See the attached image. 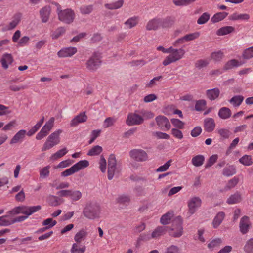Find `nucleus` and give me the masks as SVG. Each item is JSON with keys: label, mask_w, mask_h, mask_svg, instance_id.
<instances>
[{"label": "nucleus", "mask_w": 253, "mask_h": 253, "mask_svg": "<svg viewBox=\"0 0 253 253\" xmlns=\"http://www.w3.org/2000/svg\"><path fill=\"white\" fill-rule=\"evenodd\" d=\"M245 59H249L253 57V46L246 49L242 54Z\"/></svg>", "instance_id": "52"}, {"label": "nucleus", "mask_w": 253, "mask_h": 253, "mask_svg": "<svg viewBox=\"0 0 253 253\" xmlns=\"http://www.w3.org/2000/svg\"><path fill=\"white\" fill-rule=\"evenodd\" d=\"M239 162L244 166H249L253 164L252 159L250 155H245L239 160Z\"/></svg>", "instance_id": "40"}, {"label": "nucleus", "mask_w": 253, "mask_h": 253, "mask_svg": "<svg viewBox=\"0 0 253 253\" xmlns=\"http://www.w3.org/2000/svg\"><path fill=\"white\" fill-rule=\"evenodd\" d=\"M140 114V115L143 117L144 120L145 119H152L154 117V114L151 111L142 110L139 112Z\"/></svg>", "instance_id": "54"}, {"label": "nucleus", "mask_w": 253, "mask_h": 253, "mask_svg": "<svg viewBox=\"0 0 253 253\" xmlns=\"http://www.w3.org/2000/svg\"><path fill=\"white\" fill-rule=\"evenodd\" d=\"M174 20L170 17H167L165 19H160V27L167 28L171 26L173 24Z\"/></svg>", "instance_id": "38"}, {"label": "nucleus", "mask_w": 253, "mask_h": 253, "mask_svg": "<svg viewBox=\"0 0 253 253\" xmlns=\"http://www.w3.org/2000/svg\"><path fill=\"white\" fill-rule=\"evenodd\" d=\"M155 120L157 125L161 129L169 130L170 129V123L166 117L159 115L156 117Z\"/></svg>", "instance_id": "12"}, {"label": "nucleus", "mask_w": 253, "mask_h": 253, "mask_svg": "<svg viewBox=\"0 0 253 253\" xmlns=\"http://www.w3.org/2000/svg\"><path fill=\"white\" fill-rule=\"evenodd\" d=\"M210 14L207 12L203 13L197 20V23L201 25L206 23L210 19Z\"/></svg>", "instance_id": "55"}, {"label": "nucleus", "mask_w": 253, "mask_h": 253, "mask_svg": "<svg viewBox=\"0 0 253 253\" xmlns=\"http://www.w3.org/2000/svg\"><path fill=\"white\" fill-rule=\"evenodd\" d=\"M22 14L20 13H16L13 16V19L8 25V30H12L15 28L21 20Z\"/></svg>", "instance_id": "30"}, {"label": "nucleus", "mask_w": 253, "mask_h": 253, "mask_svg": "<svg viewBox=\"0 0 253 253\" xmlns=\"http://www.w3.org/2000/svg\"><path fill=\"white\" fill-rule=\"evenodd\" d=\"M87 118L88 117L85 114V112H82L71 120L70 125L72 126H75L80 123L85 122Z\"/></svg>", "instance_id": "15"}, {"label": "nucleus", "mask_w": 253, "mask_h": 253, "mask_svg": "<svg viewBox=\"0 0 253 253\" xmlns=\"http://www.w3.org/2000/svg\"><path fill=\"white\" fill-rule=\"evenodd\" d=\"M220 94V90L218 88L208 89L206 91L207 98L210 100H214L217 98Z\"/></svg>", "instance_id": "23"}, {"label": "nucleus", "mask_w": 253, "mask_h": 253, "mask_svg": "<svg viewBox=\"0 0 253 253\" xmlns=\"http://www.w3.org/2000/svg\"><path fill=\"white\" fill-rule=\"evenodd\" d=\"M9 214H18L20 213L26 215V206H22L15 207L12 210L9 211Z\"/></svg>", "instance_id": "39"}, {"label": "nucleus", "mask_w": 253, "mask_h": 253, "mask_svg": "<svg viewBox=\"0 0 253 253\" xmlns=\"http://www.w3.org/2000/svg\"><path fill=\"white\" fill-rule=\"evenodd\" d=\"M196 0H173V2L176 6L187 5L195 2Z\"/></svg>", "instance_id": "57"}, {"label": "nucleus", "mask_w": 253, "mask_h": 253, "mask_svg": "<svg viewBox=\"0 0 253 253\" xmlns=\"http://www.w3.org/2000/svg\"><path fill=\"white\" fill-rule=\"evenodd\" d=\"M2 67L4 69H7L8 68L9 65H10L13 62V59L11 54L4 53L2 56L0 60Z\"/></svg>", "instance_id": "19"}, {"label": "nucleus", "mask_w": 253, "mask_h": 253, "mask_svg": "<svg viewBox=\"0 0 253 253\" xmlns=\"http://www.w3.org/2000/svg\"><path fill=\"white\" fill-rule=\"evenodd\" d=\"M7 215H3L0 217V226H8L12 224L11 219H7Z\"/></svg>", "instance_id": "60"}, {"label": "nucleus", "mask_w": 253, "mask_h": 253, "mask_svg": "<svg viewBox=\"0 0 253 253\" xmlns=\"http://www.w3.org/2000/svg\"><path fill=\"white\" fill-rule=\"evenodd\" d=\"M57 194L60 197L69 198L72 202L79 200L82 196L80 191L72 189L61 190L57 192Z\"/></svg>", "instance_id": "7"}, {"label": "nucleus", "mask_w": 253, "mask_h": 253, "mask_svg": "<svg viewBox=\"0 0 253 253\" xmlns=\"http://www.w3.org/2000/svg\"><path fill=\"white\" fill-rule=\"evenodd\" d=\"M236 173V169L234 166L229 165L225 167L222 170V174L225 176L229 177Z\"/></svg>", "instance_id": "27"}, {"label": "nucleus", "mask_w": 253, "mask_h": 253, "mask_svg": "<svg viewBox=\"0 0 253 253\" xmlns=\"http://www.w3.org/2000/svg\"><path fill=\"white\" fill-rule=\"evenodd\" d=\"M54 120V119L52 117L45 123L40 131L37 134L36 139L41 140L48 134L53 126Z\"/></svg>", "instance_id": "10"}, {"label": "nucleus", "mask_w": 253, "mask_h": 253, "mask_svg": "<svg viewBox=\"0 0 253 253\" xmlns=\"http://www.w3.org/2000/svg\"><path fill=\"white\" fill-rule=\"evenodd\" d=\"M224 57L223 53L219 50L211 53V57L215 62L220 61Z\"/></svg>", "instance_id": "49"}, {"label": "nucleus", "mask_w": 253, "mask_h": 253, "mask_svg": "<svg viewBox=\"0 0 253 253\" xmlns=\"http://www.w3.org/2000/svg\"><path fill=\"white\" fill-rule=\"evenodd\" d=\"M250 18V15L248 14H240L237 13H233L230 16V19L232 20H248Z\"/></svg>", "instance_id": "35"}, {"label": "nucleus", "mask_w": 253, "mask_h": 253, "mask_svg": "<svg viewBox=\"0 0 253 253\" xmlns=\"http://www.w3.org/2000/svg\"><path fill=\"white\" fill-rule=\"evenodd\" d=\"M66 30L63 27H58L52 34L53 39H57L65 33Z\"/></svg>", "instance_id": "51"}, {"label": "nucleus", "mask_w": 253, "mask_h": 253, "mask_svg": "<svg viewBox=\"0 0 253 253\" xmlns=\"http://www.w3.org/2000/svg\"><path fill=\"white\" fill-rule=\"evenodd\" d=\"M232 113L230 109L227 107H222L218 112L219 117L222 119H227L231 116Z\"/></svg>", "instance_id": "26"}, {"label": "nucleus", "mask_w": 253, "mask_h": 253, "mask_svg": "<svg viewBox=\"0 0 253 253\" xmlns=\"http://www.w3.org/2000/svg\"><path fill=\"white\" fill-rule=\"evenodd\" d=\"M160 27V19L154 18L150 20L146 25V29L148 30H156Z\"/></svg>", "instance_id": "22"}, {"label": "nucleus", "mask_w": 253, "mask_h": 253, "mask_svg": "<svg viewBox=\"0 0 253 253\" xmlns=\"http://www.w3.org/2000/svg\"><path fill=\"white\" fill-rule=\"evenodd\" d=\"M50 167L48 165L44 167L40 170V176L41 178H44L49 175L50 171L49 169Z\"/></svg>", "instance_id": "56"}, {"label": "nucleus", "mask_w": 253, "mask_h": 253, "mask_svg": "<svg viewBox=\"0 0 253 253\" xmlns=\"http://www.w3.org/2000/svg\"><path fill=\"white\" fill-rule=\"evenodd\" d=\"M181 129L173 128L171 130V134L176 139L181 140L183 138V134Z\"/></svg>", "instance_id": "50"}, {"label": "nucleus", "mask_w": 253, "mask_h": 253, "mask_svg": "<svg viewBox=\"0 0 253 253\" xmlns=\"http://www.w3.org/2000/svg\"><path fill=\"white\" fill-rule=\"evenodd\" d=\"M67 152L68 150H67L66 148H64L57 151L56 153L53 154L51 156V158L53 160H57L65 155L67 153Z\"/></svg>", "instance_id": "47"}, {"label": "nucleus", "mask_w": 253, "mask_h": 253, "mask_svg": "<svg viewBox=\"0 0 253 253\" xmlns=\"http://www.w3.org/2000/svg\"><path fill=\"white\" fill-rule=\"evenodd\" d=\"M225 217V214L223 211L218 212L212 221V226L214 228H217L222 223Z\"/></svg>", "instance_id": "20"}, {"label": "nucleus", "mask_w": 253, "mask_h": 253, "mask_svg": "<svg viewBox=\"0 0 253 253\" xmlns=\"http://www.w3.org/2000/svg\"><path fill=\"white\" fill-rule=\"evenodd\" d=\"M228 13L226 12H218L213 15L211 18V21L213 23H217L225 19L228 15Z\"/></svg>", "instance_id": "29"}, {"label": "nucleus", "mask_w": 253, "mask_h": 253, "mask_svg": "<svg viewBox=\"0 0 253 253\" xmlns=\"http://www.w3.org/2000/svg\"><path fill=\"white\" fill-rule=\"evenodd\" d=\"M87 235V232L84 229H82L75 234L74 240L76 242V243H80L85 238Z\"/></svg>", "instance_id": "31"}, {"label": "nucleus", "mask_w": 253, "mask_h": 253, "mask_svg": "<svg viewBox=\"0 0 253 253\" xmlns=\"http://www.w3.org/2000/svg\"><path fill=\"white\" fill-rule=\"evenodd\" d=\"M242 65L237 59H231L228 61L223 67V70L227 71L234 67H237Z\"/></svg>", "instance_id": "25"}, {"label": "nucleus", "mask_w": 253, "mask_h": 253, "mask_svg": "<svg viewBox=\"0 0 253 253\" xmlns=\"http://www.w3.org/2000/svg\"><path fill=\"white\" fill-rule=\"evenodd\" d=\"M205 160L204 157L202 155H198L192 159V164L196 167H199L203 165Z\"/></svg>", "instance_id": "34"}, {"label": "nucleus", "mask_w": 253, "mask_h": 253, "mask_svg": "<svg viewBox=\"0 0 253 253\" xmlns=\"http://www.w3.org/2000/svg\"><path fill=\"white\" fill-rule=\"evenodd\" d=\"M242 200L241 195L239 192H236L232 194L227 199L226 203L228 204L232 205L240 203Z\"/></svg>", "instance_id": "21"}, {"label": "nucleus", "mask_w": 253, "mask_h": 253, "mask_svg": "<svg viewBox=\"0 0 253 253\" xmlns=\"http://www.w3.org/2000/svg\"><path fill=\"white\" fill-rule=\"evenodd\" d=\"M235 31V28L230 26L222 27L216 31V34L218 36H224L231 33Z\"/></svg>", "instance_id": "24"}, {"label": "nucleus", "mask_w": 253, "mask_h": 253, "mask_svg": "<svg viewBox=\"0 0 253 253\" xmlns=\"http://www.w3.org/2000/svg\"><path fill=\"white\" fill-rule=\"evenodd\" d=\"M83 213L89 219L98 218L100 213V207L97 203H87L83 210Z\"/></svg>", "instance_id": "2"}, {"label": "nucleus", "mask_w": 253, "mask_h": 253, "mask_svg": "<svg viewBox=\"0 0 253 253\" xmlns=\"http://www.w3.org/2000/svg\"><path fill=\"white\" fill-rule=\"evenodd\" d=\"M173 216V212H167L163 215L160 218V222L162 224L165 225L169 224Z\"/></svg>", "instance_id": "32"}, {"label": "nucleus", "mask_w": 253, "mask_h": 253, "mask_svg": "<svg viewBox=\"0 0 253 253\" xmlns=\"http://www.w3.org/2000/svg\"><path fill=\"white\" fill-rule=\"evenodd\" d=\"M41 209V206L40 205L27 207L26 206V215L29 216L32 214L38 211Z\"/></svg>", "instance_id": "53"}, {"label": "nucleus", "mask_w": 253, "mask_h": 253, "mask_svg": "<svg viewBox=\"0 0 253 253\" xmlns=\"http://www.w3.org/2000/svg\"><path fill=\"white\" fill-rule=\"evenodd\" d=\"M139 112L138 111H135L134 113H129L128 114L126 121L127 125L129 126L139 125L143 123L144 119L143 117L136 113V112Z\"/></svg>", "instance_id": "9"}, {"label": "nucleus", "mask_w": 253, "mask_h": 253, "mask_svg": "<svg viewBox=\"0 0 253 253\" xmlns=\"http://www.w3.org/2000/svg\"><path fill=\"white\" fill-rule=\"evenodd\" d=\"M168 232L169 235L175 238L180 237L183 233L182 219L178 216L172 221V227L158 226L151 233L152 238H158Z\"/></svg>", "instance_id": "1"}, {"label": "nucleus", "mask_w": 253, "mask_h": 253, "mask_svg": "<svg viewBox=\"0 0 253 253\" xmlns=\"http://www.w3.org/2000/svg\"><path fill=\"white\" fill-rule=\"evenodd\" d=\"M58 16L60 21L66 24H70L74 21L75 14L71 9L59 10V8H58Z\"/></svg>", "instance_id": "6"}, {"label": "nucleus", "mask_w": 253, "mask_h": 253, "mask_svg": "<svg viewBox=\"0 0 253 253\" xmlns=\"http://www.w3.org/2000/svg\"><path fill=\"white\" fill-rule=\"evenodd\" d=\"M63 200L60 197L53 195H49L47 198V202L48 205L52 207H56L61 205L63 202Z\"/></svg>", "instance_id": "17"}, {"label": "nucleus", "mask_w": 253, "mask_h": 253, "mask_svg": "<svg viewBox=\"0 0 253 253\" xmlns=\"http://www.w3.org/2000/svg\"><path fill=\"white\" fill-rule=\"evenodd\" d=\"M202 204V201L199 197H193L190 199L188 203V213L190 214H193Z\"/></svg>", "instance_id": "11"}, {"label": "nucleus", "mask_w": 253, "mask_h": 253, "mask_svg": "<svg viewBox=\"0 0 253 253\" xmlns=\"http://www.w3.org/2000/svg\"><path fill=\"white\" fill-rule=\"evenodd\" d=\"M86 250L85 246L82 247H79L77 243H74L71 249V252L72 253H84Z\"/></svg>", "instance_id": "43"}, {"label": "nucleus", "mask_w": 253, "mask_h": 253, "mask_svg": "<svg viewBox=\"0 0 253 253\" xmlns=\"http://www.w3.org/2000/svg\"><path fill=\"white\" fill-rule=\"evenodd\" d=\"M244 97L242 95H236L233 96L230 100L229 102L235 107L239 106L244 100Z\"/></svg>", "instance_id": "33"}, {"label": "nucleus", "mask_w": 253, "mask_h": 253, "mask_svg": "<svg viewBox=\"0 0 253 253\" xmlns=\"http://www.w3.org/2000/svg\"><path fill=\"white\" fill-rule=\"evenodd\" d=\"M221 243L220 239H215L212 240L208 244V247L210 249H213L215 247H219Z\"/></svg>", "instance_id": "62"}, {"label": "nucleus", "mask_w": 253, "mask_h": 253, "mask_svg": "<svg viewBox=\"0 0 253 253\" xmlns=\"http://www.w3.org/2000/svg\"><path fill=\"white\" fill-rule=\"evenodd\" d=\"M251 226L249 217L247 216H244L240 220L239 224L240 231L243 234L248 232Z\"/></svg>", "instance_id": "14"}, {"label": "nucleus", "mask_w": 253, "mask_h": 253, "mask_svg": "<svg viewBox=\"0 0 253 253\" xmlns=\"http://www.w3.org/2000/svg\"><path fill=\"white\" fill-rule=\"evenodd\" d=\"M200 36V33L199 32H195L193 33H190L187 34L183 37V39H184L186 41H190L192 40H194L197 38H198Z\"/></svg>", "instance_id": "61"}, {"label": "nucleus", "mask_w": 253, "mask_h": 253, "mask_svg": "<svg viewBox=\"0 0 253 253\" xmlns=\"http://www.w3.org/2000/svg\"><path fill=\"white\" fill-rule=\"evenodd\" d=\"M101 53L95 51L86 62V68L90 71H95L100 66L102 61Z\"/></svg>", "instance_id": "5"}, {"label": "nucleus", "mask_w": 253, "mask_h": 253, "mask_svg": "<svg viewBox=\"0 0 253 253\" xmlns=\"http://www.w3.org/2000/svg\"><path fill=\"white\" fill-rule=\"evenodd\" d=\"M164 253H179V249L177 246L171 245L167 248Z\"/></svg>", "instance_id": "64"}, {"label": "nucleus", "mask_w": 253, "mask_h": 253, "mask_svg": "<svg viewBox=\"0 0 253 253\" xmlns=\"http://www.w3.org/2000/svg\"><path fill=\"white\" fill-rule=\"evenodd\" d=\"M93 10V6L83 5L80 8V11L82 14H90Z\"/></svg>", "instance_id": "58"}, {"label": "nucleus", "mask_w": 253, "mask_h": 253, "mask_svg": "<svg viewBox=\"0 0 253 253\" xmlns=\"http://www.w3.org/2000/svg\"><path fill=\"white\" fill-rule=\"evenodd\" d=\"M102 151V147L99 145H96L90 149L87 152L88 156H96L99 155Z\"/></svg>", "instance_id": "42"}, {"label": "nucleus", "mask_w": 253, "mask_h": 253, "mask_svg": "<svg viewBox=\"0 0 253 253\" xmlns=\"http://www.w3.org/2000/svg\"><path fill=\"white\" fill-rule=\"evenodd\" d=\"M50 13V6H45L40 10V15L42 22L46 23L48 21Z\"/></svg>", "instance_id": "16"}, {"label": "nucleus", "mask_w": 253, "mask_h": 253, "mask_svg": "<svg viewBox=\"0 0 253 253\" xmlns=\"http://www.w3.org/2000/svg\"><path fill=\"white\" fill-rule=\"evenodd\" d=\"M239 178L237 176H234L230 179L226 185L225 188L227 190H230L235 187L239 183Z\"/></svg>", "instance_id": "41"}, {"label": "nucleus", "mask_w": 253, "mask_h": 253, "mask_svg": "<svg viewBox=\"0 0 253 253\" xmlns=\"http://www.w3.org/2000/svg\"><path fill=\"white\" fill-rule=\"evenodd\" d=\"M169 53L170 54L167 56L163 61V64L164 66H167L182 58L185 51L183 48L174 49L171 47V50Z\"/></svg>", "instance_id": "4"}, {"label": "nucleus", "mask_w": 253, "mask_h": 253, "mask_svg": "<svg viewBox=\"0 0 253 253\" xmlns=\"http://www.w3.org/2000/svg\"><path fill=\"white\" fill-rule=\"evenodd\" d=\"M62 131L58 129L50 134L42 148V151H45L58 145L60 142V135Z\"/></svg>", "instance_id": "3"}, {"label": "nucleus", "mask_w": 253, "mask_h": 253, "mask_svg": "<svg viewBox=\"0 0 253 253\" xmlns=\"http://www.w3.org/2000/svg\"><path fill=\"white\" fill-rule=\"evenodd\" d=\"M218 159V155L216 154L212 155L208 160L206 165L205 167L206 168L210 167L212 166L217 160Z\"/></svg>", "instance_id": "59"}, {"label": "nucleus", "mask_w": 253, "mask_h": 253, "mask_svg": "<svg viewBox=\"0 0 253 253\" xmlns=\"http://www.w3.org/2000/svg\"><path fill=\"white\" fill-rule=\"evenodd\" d=\"M89 162L87 160H81L79 162L74 165V166L78 172L80 170H81L89 166Z\"/></svg>", "instance_id": "37"}, {"label": "nucleus", "mask_w": 253, "mask_h": 253, "mask_svg": "<svg viewBox=\"0 0 253 253\" xmlns=\"http://www.w3.org/2000/svg\"><path fill=\"white\" fill-rule=\"evenodd\" d=\"M56 224V221L50 218L45 219L42 222V225L46 226L47 227H48V229L53 227Z\"/></svg>", "instance_id": "63"}, {"label": "nucleus", "mask_w": 253, "mask_h": 253, "mask_svg": "<svg viewBox=\"0 0 253 253\" xmlns=\"http://www.w3.org/2000/svg\"><path fill=\"white\" fill-rule=\"evenodd\" d=\"M77 52V49L74 47H68L62 48L60 50L57 55L59 57H71L76 54Z\"/></svg>", "instance_id": "13"}, {"label": "nucleus", "mask_w": 253, "mask_h": 253, "mask_svg": "<svg viewBox=\"0 0 253 253\" xmlns=\"http://www.w3.org/2000/svg\"><path fill=\"white\" fill-rule=\"evenodd\" d=\"M170 122L172 125L176 128L183 129L184 128L185 123L180 120L176 118L171 119Z\"/></svg>", "instance_id": "46"}, {"label": "nucleus", "mask_w": 253, "mask_h": 253, "mask_svg": "<svg viewBox=\"0 0 253 253\" xmlns=\"http://www.w3.org/2000/svg\"><path fill=\"white\" fill-rule=\"evenodd\" d=\"M131 159L137 162H145L148 160L147 153L141 149H134L129 152Z\"/></svg>", "instance_id": "8"}, {"label": "nucleus", "mask_w": 253, "mask_h": 253, "mask_svg": "<svg viewBox=\"0 0 253 253\" xmlns=\"http://www.w3.org/2000/svg\"><path fill=\"white\" fill-rule=\"evenodd\" d=\"M138 17L134 16L127 19L125 22V24L128 26L129 28H132L138 24Z\"/></svg>", "instance_id": "48"}, {"label": "nucleus", "mask_w": 253, "mask_h": 253, "mask_svg": "<svg viewBox=\"0 0 253 253\" xmlns=\"http://www.w3.org/2000/svg\"><path fill=\"white\" fill-rule=\"evenodd\" d=\"M244 250L247 253H253V238L247 241L244 247Z\"/></svg>", "instance_id": "45"}, {"label": "nucleus", "mask_w": 253, "mask_h": 253, "mask_svg": "<svg viewBox=\"0 0 253 253\" xmlns=\"http://www.w3.org/2000/svg\"><path fill=\"white\" fill-rule=\"evenodd\" d=\"M204 127L205 131L207 132H211L215 128V123L213 119L207 118L204 120Z\"/></svg>", "instance_id": "18"}, {"label": "nucleus", "mask_w": 253, "mask_h": 253, "mask_svg": "<svg viewBox=\"0 0 253 253\" xmlns=\"http://www.w3.org/2000/svg\"><path fill=\"white\" fill-rule=\"evenodd\" d=\"M207 104V102L206 100L204 99H201L196 101V104L195 105V109L197 111H202L204 110Z\"/></svg>", "instance_id": "44"}, {"label": "nucleus", "mask_w": 253, "mask_h": 253, "mask_svg": "<svg viewBox=\"0 0 253 253\" xmlns=\"http://www.w3.org/2000/svg\"><path fill=\"white\" fill-rule=\"evenodd\" d=\"M124 3L123 0H119L113 3H107L105 4V7L108 9H116L121 8Z\"/></svg>", "instance_id": "36"}, {"label": "nucleus", "mask_w": 253, "mask_h": 253, "mask_svg": "<svg viewBox=\"0 0 253 253\" xmlns=\"http://www.w3.org/2000/svg\"><path fill=\"white\" fill-rule=\"evenodd\" d=\"M26 131L25 130L21 129L17 132L13 138L10 140V144H14L17 143L20 140L23 139L26 134Z\"/></svg>", "instance_id": "28"}]
</instances>
